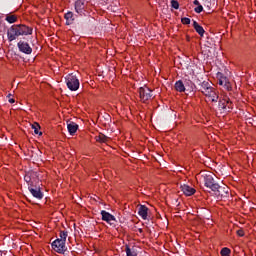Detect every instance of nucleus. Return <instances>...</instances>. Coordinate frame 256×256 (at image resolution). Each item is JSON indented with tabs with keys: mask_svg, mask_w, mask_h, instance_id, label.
Returning a JSON list of instances; mask_svg holds the SVG:
<instances>
[{
	"mask_svg": "<svg viewBox=\"0 0 256 256\" xmlns=\"http://www.w3.org/2000/svg\"><path fill=\"white\" fill-rule=\"evenodd\" d=\"M33 28L28 27L24 24H16L12 25L7 31L8 41H15L17 37H21L23 35H32Z\"/></svg>",
	"mask_w": 256,
	"mask_h": 256,
	"instance_id": "obj_1",
	"label": "nucleus"
},
{
	"mask_svg": "<svg viewBox=\"0 0 256 256\" xmlns=\"http://www.w3.org/2000/svg\"><path fill=\"white\" fill-rule=\"evenodd\" d=\"M203 179L205 187L211 189L217 197H225L227 193H229V188L221 187L219 184L215 183L212 174H205Z\"/></svg>",
	"mask_w": 256,
	"mask_h": 256,
	"instance_id": "obj_2",
	"label": "nucleus"
},
{
	"mask_svg": "<svg viewBox=\"0 0 256 256\" xmlns=\"http://www.w3.org/2000/svg\"><path fill=\"white\" fill-rule=\"evenodd\" d=\"M200 91L206 97L208 103H217V101H219V92L211 86V83L206 81L202 82Z\"/></svg>",
	"mask_w": 256,
	"mask_h": 256,
	"instance_id": "obj_3",
	"label": "nucleus"
},
{
	"mask_svg": "<svg viewBox=\"0 0 256 256\" xmlns=\"http://www.w3.org/2000/svg\"><path fill=\"white\" fill-rule=\"evenodd\" d=\"M218 107L221 113H231L233 111V102H231L229 97L225 96L220 99Z\"/></svg>",
	"mask_w": 256,
	"mask_h": 256,
	"instance_id": "obj_4",
	"label": "nucleus"
},
{
	"mask_svg": "<svg viewBox=\"0 0 256 256\" xmlns=\"http://www.w3.org/2000/svg\"><path fill=\"white\" fill-rule=\"evenodd\" d=\"M66 85L70 91H77L79 89V79L73 74L66 76Z\"/></svg>",
	"mask_w": 256,
	"mask_h": 256,
	"instance_id": "obj_5",
	"label": "nucleus"
},
{
	"mask_svg": "<svg viewBox=\"0 0 256 256\" xmlns=\"http://www.w3.org/2000/svg\"><path fill=\"white\" fill-rule=\"evenodd\" d=\"M52 249H54L56 253H65V251H67L65 240L56 239L54 242H52Z\"/></svg>",
	"mask_w": 256,
	"mask_h": 256,
	"instance_id": "obj_6",
	"label": "nucleus"
},
{
	"mask_svg": "<svg viewBox=\"0 0 256 256\" xmlns=\"http://www.w3.org/2000/svg\"><path fill=\"white\" fill-rule=\"evenodd\" d=\"M139 95H140V99H141V101H143V103H145L146 101H149V99H151V97H153V94H151V89H149V87H147V86L140 87Z\"/></svg>",
	"mask_w": 256,
	"mask_h": 256,
	"instance_id": "obj_7",
	"label": "nucleus"
},
{
	"mask_svg": "<svg viewBox=\"0 0 256 256\" xmlns=\"http://www.w3.org/2000/svg\"><path fill=\"white\" fill-rule=\"evenodd\" d=\"M17 45L21 53H25L26 55H31V53H33V49L31 48V46H29V43L25 41H19Z\"/></svg>",
	"mask_w": 256,
	"mask_h": 256,
	"instance_id": "obj_8",
	"label": "nucleus"
},
{
	"mask_svg": "<svg viewBox=\"0 0 256 256\" xmlns=\"http://www.w3.org/2000/svg\"><path fill=\"white\" fill-rule=\"evenodd\" d=\"M102 221H106V223H109V225H113L116 221L115 216H113L111 213L102 210L101 211Z\"/></svg>",
	"mask_w": 256,
	"mask_h": 256,
	"instance_id": "obj_9",
	"label": "nucleus"
},
{
	"mask_svg": "<svg viewBox=\"0 0 256 256\" xmlns=\"http://www.w3.org/2000/svg\"><path fill=\"white\" fill-rule=\"evenodd\" d=\"M181 191L186 195L187 197H191V195H195V188L184 184L181 186Z\"/></svg>",
	"mask_w": 256,
	"mask_h": 256,
	"instance_id": "obj_10",
	"label": "nucleus"
},
{
	"mask_svg": "<svg viewBox=\"0 0 256 256\" xmlns=\"http://www.w3.org/2000/svg\"><path fill=\"white\" fill-rule=\"evenodd\" d=\"M64 19L66 20V25H73V23H75V19H77V16L73 14V12L68 11L64 15Z\"/></svg>",
	"mask_w": 256,
	"mask_h": 256,
	"instance_id": "obj_11",
	"label": "nucleus"
},
{
	"mask_svg": "<svg viewBox=\"0 0 256 256\" xmlns=\"http://www.w3.org/2000/svg\"><path fill=\"white\" fill-rule=\"evenodd\" d=\"M29 191L33 197L36 199H43V192H41L40 188H31L29 187Z\"/></svg>",
	"mask_w": 256,
	"mask_h": 256,
	"instance_id": "obj_12",
	"label": "nucleus"
},
{
	"mask_svg": "<svg viewBox=\"0 0 256 256\" xmlns=\"http://www.w3.org/2000/svg\"><path fill=\"white\" fill-rule=\"evenodd\" d=\"M148 213H149V208L143 205L139 207L138 215H140L141 218L144 219V221L147 220Z\"/></svg>",
	"mask_w": 256,
	"mask_h": 256,
	"instance_id": "obj_13",
	"label": "nucleus"
},
{
	"mask_svg": "<svg viewBox=\"0 0 256 256\" xmlns=\"http://www.w3.org/2000/svg\"><path fill=\"white\" fill-rule=\"evenodd\" d=\"M67 129L70 135H75L77 133V129H79V125L75 122H70L67 124Z\"/></svg>",
	"mask_w": 256,
	"mask_h": 256,
	"instance_id": "obj_14",
	"label": "nucleus"
},
{
	"mask_svg": "<svg viewBox=\"0 0 256 256\" xmlns=\"http://www.w3.org/2000/svg\"><path fill=\"white\" fill-rule=\"evenodd\" d=\"M193 27H194L196 33H198V35H200V37H203V35H205V29H203L202 26L199 25V23H197V21L193 22Z\"/></svg>",
	"mask_w": 256,
	"mask_h": 256,
	"instance_id": "obj_15",
	"label": "nucleus"
},
{
	"mask_svg": "<svg viewBox=\"0 0 256 256\" xmlns=\"http://www.w3.org/2000/svg\"><path fill=\"white\" fill-rule=\"evenodd\" d=\"M83 9H85V3L83 1L78 0L75 2V11L76 13H83Z\"/></svg>",
	"mask_w": 256,
	"mask_h": 256,
	"instance_id": "obj_16",
	"label": "nucleus"
},
{
	"mask_svg": "<svg viewBox=\"0 0 256 256\" xmlns=\"http://www.w3.org/2000/svg\"><path fill=\"white\" fill-rule=\"evenodd\" d=\"M98 143H108L109 137L105 136V134L100 133L98 136L95 137Z\"/></svg>",
	"mask_w": 256,
	"mask_h": 256,
	"instance_id": "obj_17",
	"label": "nucleus"
},
{
	"mask_svg": "<svg viewBox=\"0 0 256 256\" xmlns=\"http://www.w3.org/2000/svg\"><path fill=\"white\" fill-rule=\"evenodd\" d=\"M175 89L176 91H179V93H183L185 91V85L182 81H177L175 83Z\"/></svg>",
	"mask_w": 256,
	"mask_h": 256,
	"instance_id": "obj_18",
	"label": "nucleus"
},
{
	"mask_svg": "<svg viewBox=\"0 0 256 256\" xmlns=\"http://www.w3.org/2000/svg\"><path fill=\"white\" fill-rule=\"evenodd\" d=\"M32 129L34 130L35 135H43V132L39 131L41 129L39 123L35 122L32 124Z\"/></svg>",
	"mask_w": 256,
	"mask_h": 256,
	"instance_id": "obj_19",
	"label": "nucleus"
},
{
	"mask_svg": "<svg viewBox=\"0 0 256 256\" xmlns=\"http://www.w3.org/2000/svg\"><path fill=\"white\" fill-rule=\"evenodd\" d=\"M6 21L8 23H17V16H15V15H8V16H6Z\"/></svg>",
	"mask_w": 256,
	"mask_h": 256,
	"instance_id": "obj_20",
	"label": "nucleus"
},
{
	"mask_svg": "<svg viewBox=\"0 0 256 256\" xmlns=\"http://www.w3.org/2000/svg\"><path fill=\"white\" fill-rule=\"evenodd\" d=\"M67 236H68V234L66 231H60V238H58V239H60V241H64V243H66Z\"/></svg>",
	"mask_w": 256,
	"mask_h": 256,
	"instance_id": "obj_21",
	"label": "nucleus"
},
{
	"mask_svg": "<svg viewBox=\"0 0 256 256\" xmlns=\"http://www.w3.org/2000/svg\"><path fill=\"white\" fill-rule=\"evenodd\" d=\"M222 256H229L231 255V250L229 248H223L220 252Z\"/></svg>",
	"mask_w": 256,
	"mask_h": 256,
	"instance_id": "obj_22",
	"label": "nucleus"
},
{
	"mask_svg": "<svg viewBox=\"0 0 256 256\" xmlns=\"http://www.w3.org/2000/svg\"><path fill=\"white\" fill-rule=\"evenodd\" d=\"M126 255L127 256H137V253L135 251H131V248H129V246H126Z\"/></svg>",
	"mask_w": 256,
	"mask_h": 256,
	"instance_id": "obj_23",
	"label": "nucleus"
},
{
	"mask_svg": "<svg viewBox=\"0 0 256 256\" xmlns=\"http://www.w3.org/2000/svg\"><path fill=\"white\" fill-rule=\"evenodd\" d=\"M218 83H219V85H224V87H227V89H229V84L227 83V78H221Z\"/></svg>",
	"mask_w": 256,
	"mask_h": 256,
	"instance_id": "obj_24",
	"label": "nucleus"
},
{
	"mask_svg": "<svg viewBox=\"0 0 256 256\" xmlns=\"http://www.w3.org/2000/svg\"><path fill=\"white\" fill-rule=\"evenodd\" d=\"M171 5H172L173 9H179V2L178 1L172 0Z\"/></svg>",
	"mask_w": 256,
	"mask_h": 256,
	"instance_id": "obj_25",
	"label": "nucleus"
},
{
	"mask_svg": "<svg viewBox=\"0 0 256 256\" xmlns=\"http://www.w3.org/2000/svg\"><path fill=\"white\" fill-rule=\"evenodd\" d=\"M195 13H202L203 12V6L200 4L194 9Z\"/></svg>",
	"mask_w": 256,
	"mask_h": 256,
	"instance_id": "obj_26",
	"label": "nucleus"
},
{
	"mask_svg": "<svg viewBox=\"0 0 256 256\" xmlns=\"http://www.w3.org/2000/svg\"><path fill=\"white\" fill-rule=\"evenodd\" d=\"M183 25H189L191 23V19L189 18H182Z\"/></svg>",
	"mask_w": 256,
	"mask_h": 256,
	"instance_id": "obj_27",
	"label": "nucleus"
},
{
	"mask_svg": "<svg viewBox=\"0 0 256 256\" xmlns=\"http://www.w3.org/2000/svg\"><path fill=\"white\" fill-rule=\"evenodd\" d=\"M237 236L238 237H244L245 236V231H243V229L237 230Z\"/></svg>",
	"mask_w": 256,
	"mask_h": 256,
	"instance_id": "obj_28",
	"label": "nucleus"
},
{
	"mask_svg": "<svg viewBox=\"0 0 256 256\" xmlns=\"http://www.w3.org/2000/svg\"><path fill=\"white\" fill-rule=\"evenodd\" d=\"M8 98L9 103H15V99L11 98V94L8 95Z\"/></svg>",
	"mask_w": 256,
	"mask_h": 256,
	"instance_id": "obj_29",
	"label": "nucleus"
},
{
	"mask_svg": "<svg viewBox=\"0 0 256 256\" xmlns=\"http://www.w3.org/2000/svg\"><path fill=\"white\" fill-rule=\"evenodd\" d=\"M194 5H197V6H199V5H201L200 3H199V0H194Z\"/></svg>",
	"mask_w": 256,
	"mask_h": 256,
	"instance_id": "obj_30",
	"label": "nucleus"
},
{
	"mask_svg": "<svg viewBox=\"0 0 256 256\" xmlns=\"http://www.w3.org/2000/svg\"><path fill=\"white\" fill-rule=\"evenodd\" d=\"M25 179L27 180V179H28V177L26 176V177H25Z\"/></svg>",
	"mask_w": 256,
	"mask_h": 256,
	"instance_id": "obj_31",
	"label": "nucleus"
}]
</instances>
